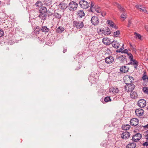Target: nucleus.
Returning a JSON list of instances; mask_svg holds the SVG:
<instances>
[{
  "label": "nucleus",
  "mask_w": 148,
  "mask_h": 148,
  "mask_svg": "<svg viewBox=\"0 0 148 148\" xmlns=\"http://www.w3.org/2000/svg\"><path fill=\"white\" fill-rule=\"evenodd\" d=\"M131 82L132 81H130ZM125 90L128 92H132V91L135 88L134 85L131 82L130 84L126 83V85L125 86Z\"/></svg>",
  "instance_id": "obj_1"
},
{
  "label": "nucleus",
  "mask_w": 148,
  "mask_h": 148,
  "mask_svg": "<svg viewBox=\"0 0 148 148\" xmlns=\"http://www.w3.org/2000/svg\"><path fill=\"white\" fill-rule=\"evenodd\" d=\"M77 4L73 1H71L68 5V8L70 10L73 11L76 10L77 7Z\"/></svg>",
  "instance_id": "obj_2"
},
{
  "label": "nucleus",
  "mask_w": 148,
  "mask_h": 148,
  "mask_svg": "<svg viewBox=\"0 0 148 148\" xmlns=\"http://www.w3.org/2000/svg\"><path fill=\"white\" fill-rule=\"evenodd\" d=\"M90 3L84 0H81L79 1V4L80 6L84 9H86L89 6Z\"/></svg>",
  "instance_id": "obj_3"
},
{
  "label": "nucleus",
  "mask_w": 148,
  "mask_h": 148,
  "mask_svg": "<svg viewBox=\"0 0 148 148\" xmlns=\"http://www.w3.org/2000/svg\"><path fill=\"white\" fill-rule=\"evenodd\" d=\"M73 25L77 29H81L84 26V24L82 22L75 21H73Z\"/></svg>",
  "instance_id": "obj_4"
},
{
  "label": "nucleus",
  "mask_w": 148,
  "mask_h": 148,
  "mask_svg": "<svg viewBox=\"0 0 148 148\" xmlns=\"http://www.w3.org/2000/svg\"><path fill=\"white\" fill-rule=\"evenodd\" d=\"M91 21L92 24L95 26L97 25L99 23L98 17L96 16H94L92 17Z\"/></svg>",
  "instance_id": "obj_5"
},
{
  "label": "nucleus",
  "mask_w": 148,
  "mask_h": 148,
  "mask_svg": "<svg viewBox=\"0 0 148 148\" xmlns=\"http://www.w3.org/2000/svg\"><path fill=\"white\" fill-rule=\"evenodd\" d=\"M142 135L140 133H137L132 137V140L134 142H137L140 140L142 138Z\"/></svg>",
  "instance_id": "obj_6"
},
{
  "label": "nucleus",
  "mask_w": 148,
  "mask_h": 148,
  "mask_svg": "<svg viewBox=\"0 0 148 148\" xmlns=\"http://www.w3.org/2000/svg\"><path fill=\"white\" fill-rule=\"evenodd\" d=\"M114 57L111 56H109L105 59V62L107 64H111L114 62Z\"/></svg>",
  "instance_id": "obj_7"
},
{
  "label": "nucleus",
  "mask_w": 148,
  "mask_h": 148,
  "mask_svg": "<svg viewBox=\"0 0 148 148\" xmlns=\"http://www.w3.org/2000/svg\"><path fill=\"white\" fill-rule=\"evenodd\" d=\"M146 104V101L144 99H140L138 101V105L141 108L145 107Z\"/></svg>",
  "instance_id": "obj_8"
},
{
  "label": "nucleus",
  "mask_w": 148,
  "mask_h": 148,
  "mask_svg": "<svg viewBox=\"0 0 148 148\" xmlns=\"http://www.w3.org/2000/svg\"><path fill=\"white\" fill-rule=\"evenodd\" d=\"M118 58L121 62L127 64V60L126 58V56L124 55H120L118 57Z\"/></svg>",
  "instance_id": "obj_9"
},
{
  "label": "nucleus",
  "mask_w": 148,
  "mask_h": 148,
  "mask_svg": "<svg viewBox=\"0 0 148 148\" xmlns=\"http://www.w3.org/2000/svg\"><path fill=\"white\" fill-rule=\"evenodd\" d=\"M138 120L137 118H133L130 121V124L132 126H136L138 124Z\"/></svg>",
  "instance_id": "obj_10"
},
{
  "label": "nucleus",
  "mask_w": 148,
  "mask_h": 148,
  "mask_svg": "<svg viewBox=\"0 0 148 148\" xmlns=\"http://www.w3.org/2000/svg\"><path fill=\"white\" fill-rule=\"evenodd\" d=\"M98 66L102 69H104L106 68L105 63L104 61L101 60L98 62Z\"/></svg>",
  "instance_id": "obj_11"
},
{
  "label": "nucleus",
  "mask_w": 148,
  "mask_h": 148,
  "mask_svg": "<svg viewBox=\"0 0 148 148\" xmlns=\"http://www.w3.org/2000/svg\"><path fill=\"white\" fill-rule=\"evenodd\" d=\"M131 62L127 63V64H132L134 65V68L136 69L137 68V66L138 65V62L135 59H133L132 60L130 61Z\"/></svg>",
  "instance_id": "obj_12"
},
{
  "label": "nucleus",
  "mask_w": 148,
  "mask_h": 148,
  "mask_svg": "<svg viewBox=\"0 0 148 148\" xmlns=\"http://www.w3.org/2000/svg\"><path fill=\"white\" fill-rule=\"evenodd\" d=\"M130 136V133L127 131H125L122 133L121 135V137L123 139H126L128 138Z\"/></svg>",
  "instance_id": "obj_13"
},
{
  "label": "nucleus",
  "mask_w": 148,
  "mask_h": 148,
  "mask_svg": "<svg viewBox=\"0 0 148 148\" xmlns=\"http://www.w3.org/2000/svg\"><path fill=\"white\" fill-rule=\"evenodd\" d=\"M144 110L141 108L136 109L135 111L136 114L138 116H142L144 113Z\"/></svg>",
  "instance_id": "obj_14"
},
{
  "label": "nucleus",
  "mask_w": 148,
  "mask_h": 148,
  "mask_svg": "<svg viewBox=\"0 0 148 148\" xmlns=\"http://www.w3.org/2000/svg\"><path fill=\"white\" fill-rule=\"evenodd\" d=\"M107 23L110 27H113L115 29H117L118 27L115 25L114 23L111 20H108L107 21Z\"/></svg>",
  "instance_id": "obj_15"
},
{
  "label": "nucleus",
  "mask_w": 148,
  "mask_h": 148,
  "mask_svg": "<svg viewBox=\"0 0 148 148\" xmlns=\"http://www.w3.org/2000/svg\"><path fill=\"white\" fill-rule=\"evenodd\" d=\"M102 42L103 44L106 45H110L111 42L108 38H103L102 40Z\"/></svg>",
  "instance_id": "obj_16"
},
{
  "label": "nucleus",
  "mask_w": 148,
  "mask_h": 148,
  "mask_svg": "<svg viewBox=\"0 0 148 148\" xmlns=\"http://www.w3.org/2000/svg\"><path fill=\"white\" fill-rule=\"evenodd\" d=\"M129 69V68L127 66H124L121 67L120 71L122 73H125L128 71Z\"/></svg>",
  "instance_id": "obj_17"
},
{
  "label": "nucleus",
  "mask_w": 148,
  "mask_h": 148,
  "mask_svg": "<svg viewBox=\"0 0 148 148\" xmlns=\"http://www.w3.org/2000/svg\"><path fill=\"white\" fill-rule=\"evenodd\" d=\"M59 6H60L61 9H64L68 8V6L67 5V4L64 2L60 3Z\"/></svg>",
  "instance_id": "obj_18"
},
{
  "label": "nucleus",
  "mask_w": 148,
  "mask_h": 148,
  "mask_svg": "<svg viewBox=\"0 0 148 148\" xmlns=\"http://www.w3.org/2000/svg\"><path fill=\"white\" fill-rule=\"evenodd\" d=\"M39 11L40 13L46 14L47 11V8L45 7L42 6L40 8Z\"/></svg>",
  "instance_id": "obj_19"
},
{
  "label": "nucleus",
  "mask_w": 148,
  "mask_h": 148,
  "mask_svg": "<svg viewBox=\"0 0 148 148\" xmlns=\"http://www.w3.org/2000/svg\"><path fill=\"white\" fill-rule=\"evenodd\" d=\"M130 95L131 98L133 99L136 98L138 96L137 93L135 91L131 92L130 93Z\"/></svg>",
  "instance_id": "obj_20"
},
{
  "label": "nucleus",
  "mask_w": 148,
  "mask_h": 148,
  "mask_svg": "<svg viewBox=\"0 0 148 148\" xmlns=\"http://www.w3.org/2000/svg\"><path fill=\"white\" fill-rule=\"evenodd\" d=\"M41 30L42 32H44L46 33L49 32V29L46 26H43L41 27Z\"/></svg>",
  "instance_id": "obj_21"
},
{
  "label": "nucleus",
  "mask_w": 148,
  "mask_h": 148,
  "mask_svg": "<svg viewBox=\"0 0 148 148\" xmlns=\"http://www.w3.org/2000/svg\"><path fill=\"white\" fill-rule=\"evenodd\" d=\"M103 33H105V34L106 35H110L111 33V31L109 28L107 27L105 28V31L103 30Z\"/></svg>",
  "instance_id": "obj_22"
},
{
  "label": "nucleus",
  "mask_w": 148,
  "mask_h": 148,
  "mask_svg": "<svg viewBox=\"0 0 148 148\" xmlns=\"http://www.w3.org/2000/svg\"><path fill=\"white\" fill-rule=\"evenodd\" d=\"M111 43L112 46L116 49L118 48L120 45V44L119 43L116 42H114V40Z\"/></svg>",
  "instance_id": "obj_23"
},
{
  "label": "nucleus",
  "mask_w": 148,
  "mask_h": 148,
  "mask_svg": "<svg viewBox=\"0 0 148 148\" xmlns=\"http://www.w3.org/2000/svg\"><path fill=\"white\" fill-rule=\"evenodd\" d=\"M77 14L78 16L79 17L82 18L84 16L85 14L84 11L82 10L78 11L77 12Z\"/></svg>",
  "instance_id": "obj_24"
},
{
  "label": "nucleus",
  "mask_w": 148,
  "mask_h": 148,
  "mask_svg": "<svg viewBox=\"0 0 148 148\" xmlns=\"http://www.w3.org/2000/svg\"><path fill=\"white\" fill-rule=\"evenodd\" d=\"M39 17L41 18L42 20L44 21L46 19L47 16L46 14L40 13L39 15Z\"/></svg>",
  "instance_id": "obj_25"
},
{
  "label": "nucleus",
  "mask_w": 148,
  "mask_h": 148,
  "mask_svg": "<svg viewBox=\"0 0 148 148\" xmlns=\"http://www.w3.org/2000/svg\"><path fill=\"white\" fill-rule=\"evenodd\" d=\"M136 146V144L134 142L130 143L126 146L127 148H135Z\"/></svg>",
  "instance_id": "obj_26"
},
{
  "label": "nucleus",
  "mask_w": 148,
  "mask_h": 148,
  "mask_svg": "<svg viewBox=\"0 0 148 148\" xmlns=\"http://www.w3.org/2000/svg\"><path fill=\"white\" fill-rule=\"evenodd\" d=\"M130 128V125L128 124L123 125L122 126V128L123 130H127Z\"/></svg>",
  "instance_id": "obj_27"
},
{
  "label": "nucleus",
  "mask_w": 148,
  "mask_h": 148,
  "mask_svg": "<svg viewBox=\"0 0 148 148\" xmlns=\"http://www.w3.org/2000/svg\"><path fill=\"white\" fill-rule=\"evenodd\" d=\"M64 30V29L63 27H59L57 29L56 32L57 33H62Z\"/></svg>",
  "instance_id": "obj_28"
},
{
  "label": "nucleus",
  "mask_w": 148,
  "mask_h": 148,
  "mask_svg": "<svg viewBox=\"0 0 148 148\" xmlns=\"http://www.w3.org/2000/svg\"><path fill=\"white\" fill-rule=\"evenodd\" d=\"M111 91H112L113 93H118L119 92V90L117 88L112 87L110 88Z\"/></svg>",
  "instance_id": "obj_29"
},
{
  "label": "nucleus",
  "mask_w": 148,
  "mask_h": 148,
  "mask_svg": "<svg viewBox=\"0 0 148 148\" xmlns=\"http://www.w3.org/2000/svg\"><path fill=\"white\" fill-rule=\"evenodd\" d=\"M53 16L57 18L60 19L62 17L61 15L57 12H54Z\"/></svg>",
  "instance_id": "obj_30"
},
{
  "label": "nucleus",
  "mask_w": 148,
  "mask_h": 148,
  "mask_svg": "<svg viewBox=\"0 0 148 148\" xmlns=\"http://www.w3.org/2000/svg\"><path fill=\"white\" fill-rule=\"evenodd\" d=\"M116 4L117 5L118 8L119 9L120 11L121 12H124L125 10L123 8L121 5L118 3H116Z\"/></svg>",
  "instance_id": "obj_31"
},
{
  "label": "nucleus",
  "mask_w": 148,
  "mask_h": 148,
  "mask_svg": "<svg viewBox=\"0 0 148 148\" xmlns=\"http://www.w3.org/2000/svg\"><path fill=\"white\" fill-rule=\"evenodd\" d=\"M40 31L41 30L40 28L36 27L34 30V32L36 34H39L40 33Z\"/></svg>",
  "instance_id": "obj_32"
},
{
  "label": "nucleus",
  "mask_w": 148,
  "mask_h": 148,
  "mask_svg": "<svg viewBox=\"0 0 148 148\" xmlns=\"http://www.w3.org/2000/svg\"><path fill=\"white\" fill-rule=\"evenodd\" d=\"M95 8L96 11L98 13H100L101 12L100 8L97 6H95Z\"/></svg>",
  "instance_id": "obj_33"
},
{
  "label": "nucleus",
  "mask_w": 148,
  "mask_h": 148,
  "mask_svg": "<svg viewBox=\"0 0 148 148\" xmlns=\"http://www.w3.org/2000/svg\"><path fill=\"white\" fill-rule=\"evenodd\" d=\"M127 55L130 61L132 60L133 59V56L131 53H128Z\"/></svg>",
  "instance_id": "obj_34"
},
{
  "label": "nucleus",
  "mask_w": 148,
  "mask_h": 148,
  "mask_svg": "<svg viewBox=\"0 0 148 148\" xmlns=\"http://www.w3.org/2000/svg\"><path fill=\"white\" fill-rule=\"evenodd\" d=\"M111 100L110 97L109 96L106 97L104 99V101L106 102L111 101Z\"/></svg>",
  "instance_id": "obj_35"
},
{
  "label": "nucleus",
  "mask_w": 148,
  "mask_h": 148,
  "mask_svg": "<svg viewBox=\"0 0 148 148\" xmlns=\"http://www.w3.org/2000/svg\"><path fill=\"white\" fill-rule=\"evenodd\" d=\"M143 91L145 92L148 94V88L147 87H144L143 89Z\"/></svg>",
  "instance_id": "obj_36"
},
{
  "label": "nucleus",
  "mask_w": 148,
  "mask_h": 148,
  "mask_svg": "<svg viewBox=\"0 0 148 148\" xmlns=\"http://www.w3.org/2000/svg\"><path fill=\"white\" fill-rule=\"evenodd\" d=\"M120 32L119 30H117L115 32H114V35L115 37H117L119 35Z\"/></svg>",
  "instance_id": "obj_37"
},
{
  "label": "nucleus",
  "mask_w": 148,
  "mask_h": 148,
  "mask_svg": "<svg viewBox=\"0 0 148 148\" xmlns=\"http://www.w3.org/2000/svg\"><path fill=\"white\" fill-rule=\"evenodd\" d=\"M136 7L140 11H142V10L143 7H142L141 5H136Z\"/></svg>",
  "instance_id": "obj_38"
},
{
  "label": "nucleus",
  "mask_w": 148,
  "mask_h": 148,
  "mask_svg": "<svg viewBox=\"0 0 148 148\" xmlns=\"http://www.w3.org/2000/svg\"><path fill=\"white\" fill-rule=\"evenodd\" d=\"M134 34L136 35V38H138L139 39H140L141 38V37L140 34H137L136 32H135L134 33Z\"/></svg>",
  "instance_id": "obj_39"
},
{
  "label": "nucleus",
  "mask_w": 148,
  "mask_h": 148,
  "mask_svg": "<svg viewBox=\"0 0 148 148\" xmlns=\"http://www.w3.org/2000/svg\"><path fill=\"white\" fill-rule=\"evenodd\" d=\"M4 32L3 30L0 29V37H2L3 36Z\"/></svg>",
  "instance_id": "obj_40"
},
{
  "label": "nucleus",
  "mask_w": 148,
  "mask_h": 148,
  "mask_svg": "<svg viewBox=\"0 0 148 148\" xmlns=\"http://www.w3.org/2000/svg\"><path fill=\"white\" fill-rule=\"evenodd\" d=\"M130 53L128 52V51L127 49H125V50H123L122 51V53H125L127 55L128 53Z\"/></svg>",
  "instance_id": "obj_41"
},
{
  "label": "nucleus",
  "mask_w": 148,
  "mask_h": 148,
  "mask_svg": "<svg viewBox=\"0 0 148 148\" xmlns=\"http://www.w3.org/2000/svg\"><path fill=\"white\" fill-rule=\"evenodd\" d=\"M121 18H122L123 19V20H124L126 18V17L125 16V15L124 14H122L121 16Z\"/></svg>",
  "instance_id": "obj_42"
},
{
  "label": "nucleus",
  "mask_w": 148,
  "mask_h": 148,
  "mask_svg": "<svg viewBox=\"0 0 148 148\" xmlns=\"http://www.w3.org/2000/svg\"><path fill=\"white\" fill-rule=\"evenodd\" d=\"M142 78L144 80H146V79H147L148 81V77L146 75H144L143 77Z\"/></svg>",
  "instance_id": "obj_43"
},
{
  "label": "nucleus",
  "mask_w": 148,
  "mask_h": 148,
  "mask_svg": "<svg viewBox=\"0 0 148 148\" xmlns=\"http://www.w3.org/2000/svg\"><path fill=\"white\" fill-rule=\"evenodd\" d=\"M131 24L132 22H131V21H129L127 27H130V26H131Z\"/></svg>",
  "instance_id": "obj_44"
},
{
  "label": "nucleus",
  "mask_w": 148,
  "mask_h": 148,
  "mask_svg": "<svg viewBox=\"0 0 148 148\" xmlns=\"http://www.w3.org/2000/svg\"><path fill=\"white\" fill-rule=\"evenodd\" d=\"M106 15V13L105 12H103L101 13V15L103 16H104Z\"/></svg>",
  "instance_id": "obj_45"
},
{
  "label": "nucleus",
  "mask_w": 148,
  "mask_h": 148,
  "mask_svg": "<svg viewBox=\"0 0 148 148\" xmlns=\"http://www.w3.org/2000/svg\"><path fill=\"white\" fill-rule=\"evenodd\" d=\"M143 145L144 146H147L148 145V143L147 142H145L143 143Z\"/></svg>",
  "instance_id": "obj_46"
},
{
  "label": "nucleus",
  "mask_w": 148,
  "mask_h": 148,
  "mask_svg": "<svg viewBox=\"0 0 148 148\" xmlns=\"http://www.w3.org/2000/svg\"><path fill=\"white\" fill-rule=\"evenodd\" d=\"M90 5H91V6H90V10H91V11L92 12V10L91 9H92V8L93 7V6H94V3H93L91 2Z\"/></svg>",
  "instance_id": "obj_47"
},
{
  "label": "nucleus",
  "mask_w": 148,
  "mask_h": 148,
  "mask_svg": "<svg viewBox=\"0 0 148 148\" xmlns=\"http://www.w3.org/2000/svg\"><path fill=\"white\" fill-rule=\"evenodd\" d=\"M142 12H144L146 13L147 12V11L145 9V8H143V9L142 10Z\"/></svg>",
  "instance_id": "obj_48"
},
{
  "label": "nucleus",
  "mask_w": 148,
  "mask_h": 148,
  "mask_svg": "<svg viewBox=\"0 0 148 148\" xmlns=\"http://www.w3.org/2000/svg\"><path fill=\"white\" fill-rule=\"evenodd\" d=\"M67 47H65L64 48V50L63 51V53H65L67 51Z\"/></svg>",
  "instance_id": "obj_49"
},
{
  "label": "nucleus",
  "mask_w": 148,
  "mask_h": 148,
  "mask_svg": "<svg viewBox=\"0 0 148 148\" xmlns=\"http://www.w3.org/2000/svg\"><path fill=\"white\" fill-rule=\"evenodd\" d=\"M124 48V44H122V45L120 49V50H121V51H123V49Z\"/></svg>",
  "instance_id": "obj_50"
},
{
  "label": "nucleus",
  "mask_w": 148,
  "mask_h": 148,
  "mask_svg": "<svg viewBox=\"0 0 148 148\" xmlns=\"http://www.w3.org/2000/svg\"><path fill=\"white\" fill-rule=\"evenodd\" d=\"M145 137H146V139L147 142H148V134L145 135Z\"/></svg>",
  "instance_id": "obj_51"
},
{
  "label": "nucleus",
  "mask_w": 148,
  "mask_h": 148,
  "mask_svg": "<svg viewBox=\"0 0 148 148\" xmlns=\"http://www.w3.org/2000/svg\"><path fill=\"white\" fill-rule=\"evenodd\" d=\"M131 49L132 50L134 51H136V49L133 46L131 47Z\"/></svg>",
  "instance_id": "obj_52"
},
{
  "label": "nucleus",
  "mask_w": 148,
  "mask_h": 148,
  "mask_svg": "<svg viewBox=\"0 0 148 148\" xmlns=\"http://www.w3.org/2000/svg\"><path fill=\"white\" fill-rule=\"evenodd\" d=\"M122 51H121V50H120V49H117L116 51V52H119V53L121 52V53H122Z\"/></svg>",
  "instance_id": "obj_53"
},
{
  "label": "nucleus",
  "mask_w": 148,
  "mask_h": 148,
  "mask_svg": "<svg viewBox=\"0 0 148 148\" xmlns=\"http://www.w3.org/2000/svg\"><path fill=\"white\" fill-rule=\"evenodd\" d=\"M145 28L146 30L148 32V25L145 26Z\"/></svg>",
  "instance_id": "obj_54"
},
{
  "label": "nucleus",
  "mask_w": 148,
  "mask_h": 148,
  "mask_svg": "<svg viewBox=\"0 0 148 148\" xmlns=\"http://www.w3.org/2000/svg\"><path fill=\"white\" fill-rule=\"evenodd\" d=\"M130 47H133V46L131 44H130Z\"/></svg>",
  "instance_id": "obj_55"
},
{
  "label": "nucleus",
  "mask_w": 148,
  "mask_h": 148,
  "mask_svg": "<svg viewBox=\"0 0 148 148\" xmlns=\"http://www.w3.org/2000/svg\"><path fill=\"white\" fill-rule=\"evenodd\" d=\"M129 78H130H130H132V79H133V77H129Z\"/></svg>",
  "instance_id": "obj_56"
},
{
  "label": "nucleus",
  "mask_w": 148,
  "mask_h": 148,
  "mask_svg": "<svg viewBox=\"0 0 148 148\" xmlns=\"http://www.w3.org/2000/svg\"><path fill=\"white\" fill-rule=\"evenodd\" d=\"M1 1H0V5H1Z\"/></svg>",
  "instance_id": "obj_57"
},
{
  "label": "nucleus",
  "mask_w": 148,
  "mask_h": 148,
  "mask_svg": "<svg viewBox=\"0 0 148 148\" xmlns=\"http://www.w3.org/2000/svg\"><path fill=\"white\" fill-rule=\"evenodd\" d=\"M147 125H147L146 126H145V127H147Z\"/></svg>",
  "instance_id": "obj_58"
}]
</instances>
